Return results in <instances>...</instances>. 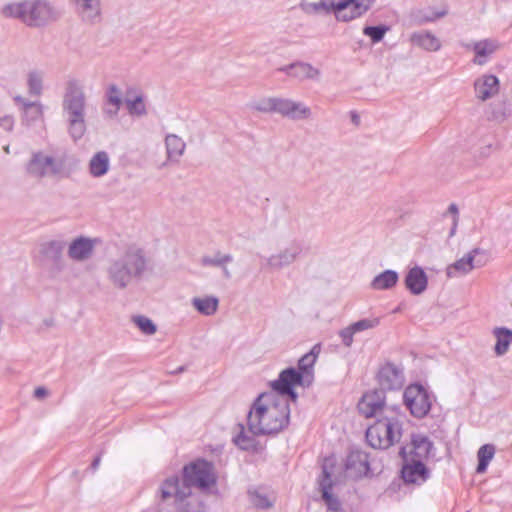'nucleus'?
<instances>
[{
	"mask_svg": "<svg viewBox=\"0 0 512 512\" xmlns=\"http://www.w3.org/2000/svg\"><path fill=\"white\" fill-rule=\"evenodd\" d=\"M345 470L349 477L358 479L369 471V461L367 453L352 449L347 455Z\"/></svg>",
	"mask_w": 512,
	"mask_h": 512,
	"instance_id": "21",
	"label": "nucleus"
},
{
	"mask_svg": "<svg viewBox=\"0 0 512 512\" xmlns=\"http://www.w3.org/2000/svg\"><path fill=\"white\" fill-rule=\"evenodd\" d=\"M353 121H358V117L356 115H353Z\"/></svg>",
	"mask_w": 512,
	"mask_h": 512,
	"instance_id": "57",
	"label": "nucleus"
},
{
	"mask_svg": "<svg viewBox=\"0 0 512 512\" xmlns=\"http://www.w3.org/2000/svg\"><path fill=\"white\" fill-rule=\"evenodd\" d=\"M503 116H504L503 114H501L500 116L495 115L493 118H494L495 120H501V119H503Z\"/></svg>",
	"mask_w": 512,
	"mask_h": 512,
	"instance_id": "55",
	"label": "nucleus"
},
{
	"mask_svg": "<svg viewBox=\"0 0 512 512\" xmlns=\"http://www.w3.org/2000/svg\"><path fill=\"white\" fill-rule=\"evenodd\" d=\"M219 268L222 269L224 278H226V279L231 278L232 275H231L230 270L227 268V265L220 266Z\"/></svg>",
	"mask_w": 512,
	"mask_h": 512,
	"instance_id": "52",
	"label": "nucleus"
},
{
	"mask_svg": "<svg viewBox=\"0 0 512 512\" xmlns=\"http://www.w3.org/2000/svg\"><path fill=\"white\" fill-rule=\"evenodd\" d=\"M100 462H101V454H100V455H98V456H96V457H95V459L92 461V463H91V469H92L93 471H95V470L99 467Z\"/></svg>",
	"mask_w": 512,
	"mask_h": 512,
	"instance_id": "51",
	"label": "nucleus"
},
{
	"mask_svg": "<svg viewBox=\"0 0 512 512\" xmlns=\"http://www.w3.org/2000/svg\"><path fill=\"white\" fill-rule=\"evenodd\" d=\"M320 352L321 344L317 343L310 352L299 359L298 371L295 368H287L280 373L279 378L271 384L273 389L281 394H289L292 400L295 401L297 394L294 391V386L308 387L311 385L314 379L313 366Z\"/></svg>",
	"mask_w": 512,
	"mask_h": 512,
	"instance_id": "5",
	"label": "nucleus"
},
{
	"mask_svg": "<svg viewBox=\"0 0 512 512\" xmlns=\"http://www.w3.org/2000/svg\"><path fill=\"white\" fill-rule=\"evenodd\" d=\"M429 476V469L425 466L424 462L419 460L407 459V463L401 470V477L407 484L421 485L427 481Z\"/></svg>",
	"mask_w": 512,
	"mask_h": 512,
	"instance_id": "22",
	"label": "nucleus"
},
{
	"mask_svg": "<svg viewBox=\"0 0 512 512\" xmlns=\"http://www.w3.org/2000/svg\"><path fill=\"white\" fill-rule=\"evenodd\" d=\"M75 4L76 12L82 22L86 24H97L102 20L101 0H72Z\"/></svg>",
	"mask_w": 512,
	"mask_h": 512,
	"instance_id": "20",
	"label": "nucleus"
},
{
	"mask_svg": "<svg viewBox=\"0 0 512 512\" xmlns=\"http://www.w3.org/2000/svg\"><path fill=\"white\" fill-rule=\"evenodd\" d=\"M402 436V422L398 411L378 418L366 431L369 445L376 449H388L399 442Z\"/></svg>",
	"mask_w": 512,
	"mask_h": 512,
	"instance_id": "7",
	"label": "nucleus"
},
{
	"mask_svg": "<svg viewBox=\"0 0 512 512\" xmlns=\"http://www.w3.org/2000/svg\"><path fill=\"white\" fill-rule=\"evenodd\" d=\"M447 14L446 10L439 11V12H431V13H424L422 14V11H417L416 13H413L414 20L417 24H423L426 22H432L436 19L442 18Z\"/></svg>",
	"mask_w": 512,
	"mask_h": 512,
	"instance_id": "43",
	"label": "nucleus"
},
{
	"mask_svg": "<svg viewBox=\"0 0 512 512\" xmlns=\"http://www.w3.org/2000/svg\"><path fill=\"white\" fill-rule=\"evenodd\" d=\"M493 335L496 338L495 354L497 356L505 355L512 343V330L506 327H496L493 329Z\"/></svg>",
	"mask_w": 512,
	"mask_h": 512,
	"instance_id": "31",
	"label": "nucleus"
},
{
	"mask_svg": "<svg viewBox=\"0 0 512 512\" xmlns=\"http://www.w3.org/2000/svg\"><path fill=\"white\" fill-rule=\"evenodd\" d=\"M377 381L380 385L379 390H399L405 382L403 369L394 363L386 362L377 373Z\"/></svg>",
	"mask_w": 512,
	"mask_h": 512,
	"instance_id": "13",
	"label": "nucleus"
},
{
	"mask_svg": "<svg viewBox=\"0 0 512 512\" xmlns=\"http://www.w3.org/2000/svg\"><path fill=\"white\" fill-rule=\"evenodd\" d=\"M358 411L366 418H376V420L386 413H393L397 411L393 407H388L385 404V392L382 390L374 389L365 393L358 403Z\"/></svg>",
	"mask_w": 512,
	"mask_h": 512,
	"instance_id": "12",
	"label": "nucleus"
},
{
	"mask_svg": "<svg viewBox=\"0 0 512 512\" xmlns=\"http://www.w3.org/2000/svg\"><path fill=\"white\" fill-rule=\"evenodd\" d=\"M478 253L479 249H473L464 257L449 265L446 269L447 276L452 278L469 273L475 268L474 257Z\"/></svg>",
	"mask_w": 512,
	"mask_h": 512,
	"instance_id": "27",
	"label": "nucleus"
},
{
	"mask_svg": "<svg viewBox=\"0 0 512 512\" xmlns=\"http://www.w3.org/2000/svg\"><path fill=\"white\" fill-rule=\"evenodd\" d=\"M48 395V390L43 387L39 386L34 390V397L37 399H42Z\"/></svg>",
	"mask_w": 512,
	"mask_h": 512,
	"instance_id": "50",
	"label": "nucleus"
},
{
	"mask_svg": "<svg viewBox=\"0 0 512 512\" xmlns=\"http://www.w3.org/2000/svg\"><path fill=\"white\" fill-rule=\"evenodd\" d=\"M289 394H281L272 388L255 400L247 416V425L253 435H273L289 424Z\"/></svg>",
	"mask_w": 512,
	"mask_h": 512,
	"instance_id": "3",
	"label": "nucleus"
},
{
	"mask_svg": "<svg viewBox=\"0 0 512 512\" xmlns=\"http://www.w3.org/2000/svg\"><path fill=\"white\" fill-rule=\"evenodd\" d=\"M464 47L475 53L472 62L476 65L483 66L488 62L490 57L501 48V44L496 39L486 38L466 44Z\"/></svg>",
	"mask_w": 512,
	"mask_h": 512,
	"instance_id": "19",
	"label": "nucleus"
},
{
	"mask_svg": "<svg viewBox=\"0 0 512 512\" xmlns=\"http://www.w3.org/2000/svg\"><path fill=\"white\" fill-rule=\"evenodd\" d=\"M410 41L413 45L430 52L438 51L441 48L440 40L430 31L414 32L410 36Z\"/></svg>",
	"mask_w": 512,
	"mask_h": 512,
	"instance_id": "29",
	"label": "nucleus"
},
{
	"mask_svg": "<svg viewBox=\"0 0 512 512\" xmlns=\"http://www.w3.org/2000/svg\"><path fill=\"white\" fill-rule=\"evenodd\" d=\"M216 483L213 465L206 460H197L183 468V479L178 476L166 478L159 487L162 501L173 498L177 512H198V506L188 500L191 487L206 490Z\"/></svg>",
	"mask_w": 512,
	"mask_h": 512,
	"instance_id": "1",
	"label": "nucleus"
},
{
	"mask_svg": "<svg viewBox=\"0 0 512 512\" xmlns=\"http://www.w3.org/2000/svg\"><path fill=\"white\" fill-rule=\"evenodd\" d=\"M4 152L7 153V154L10 153V148H9L8 145L4 147Z\"/></svg>",
	"mask_w": 512,
	"mask_h": 512,
	"instance_id": "56",
	"label": "nucleus"
},
{
	"mask_svg": "<svg viewBox=\"0 0 512 512\" xmlns=\"http://www.w3.org/2000/svg\"><path fill=\"white\" fill-rule=\"evenodd\" d=\"M233 442L240 449L246 451L258 452L262 449L258 441L253 436H249L245 433L242 425H240V432L233 438Z\"/></svg>",
	"mask_w": 512,
	"mask_h": 512,
	"instance_id": "34",
	"label": "nucleus"
},
{
	"mask_svg": "<svg viewBox=\"0 0 512 512\" xmlns=\"http://www.w3.org/2000/svg\"><path fill=\"white\" fill-rule=\"evenodd\" d=\"M66 242L60 239H51L41 242L35 254V261L51 276H57L66 267L64 249Z\"/></svg>",
	"mask_w": 512,
	"mask_h": 512,
	"instance_id": "8",
	"label": "nucleus"
},
{
	"mask_svg": "<svg viewBox=\"0 0 512 512\" xmlns=\"http://www.w3.org/2000/svg\"><path fill=\"white\" fill-rule=\"evenodd\" d=\"M5 17L15 18L30 27L43 26L58 18V12L45 0H26L2 8Z\"/></svg>",
	"mask_w": 512,
	"mask_h": 512,
	"instance_id": "6",
	"label": "nucleus"
},
{
	"mask_svg": "<svg viewBox=\"0 0 512 512\" xmlns=\"http://www.w3.org/2000/svg\"><path fill=\"white\" fill-rule=\"evenodd\" d=\"M192 305L199 313L210 316L217 311L219 300L213 296H206L204 298L196 297L193 298Z\"/></svg>",
	"mask_w": 512,
	"mask_h": 512,
	"instance_id": "33",
	"label": "nucleus"
},
{
	"mask_svg": "<svg viewBox=\"0 0 512 512\" xmlns=\"http://www.w3.org/2000/svg\"><path fill=\"white\" fill-rule=\"evenodd\" d=\"M388 30L389 27L385 25L365 26L363 28V34L370 37L372 43H378L384 38Z\"/></svg>",
	"mask_w": 512,
	"mask_h": 512,
	"instance_id": "40",
	"label": "nucleus"
},
{
	"mask_svg": "<svg viewBox=\"0 0 512 512\" xmlns=\"http://www.w3.org/2000/svg\"><path fill=\"white\" fill-rule=\"evenodd\" d=\"M150 271L151 259L142 247L134 243L118 246L104 267L107 282L116 290L127 289Z\"/></svg>",
	"mask_w": 512,
	"mask_h": 512,
	"instance_id": "2",
	"label": "nucleus"
},
{
	"mask_svg": "<svg viewBox=\"0 0 512 512\" xmlns=\"http://www.w3.org/2000/svg\"><path fill=\"white\" fill-rule=\"evenodd\" d=\"M276 113L294 121L309 119L312 114L310 107L303 102L282 97L277 99Z\"/></svg>",
	"mask_w": 512,
	"mask_h": 512,
	"instance_id": "16",
	"label": "nucleus"
},
{
	"mask_svg": "<svg viewBox=\"0 0 512 512\" xmlns=\"http://www.w3.org/2000/svg\"><path fill=\"white\" fill-rule=\"evenodd\" d=\"M333 467V460L326 458L322 465V475L319 479V488L322 493V498L325 501L327 507L331 511L338 512L341 509V503L331 493L333 482L331 479L330 469Z\"/></svg>",
	"mask_w": 512,
	"mask_h": 512,
	"instance_id": "17",
	"label": "nucleus"
},
{
	"mask_svg": "<svg viewBox=\"0 0 512 512\" xmlns=\"http://www.w3.org/2000/svg\"><path fill=\"white\" fill-rule=\"evenodd\" d=\"M183 370H184V368H183V367H180V368L178 369V372H182Z\"/></svg>",
	"mask_w": 512,
	"mask_h": 512,
	"instance_id": "58",
	"label": "nucleus"
},
{
	"mask_svg": "<svg viewBox=\"0 0 512 512\" xmlns=\"http://www.w3.org/2000/svg\"><path fill=\"white\" fill-rule=\"evenodd\" d=\"M447 213L453 216V220H455V225H458L459 221V209L455 203H451L448 207Z\"/></svg>",
	"mask_w": 512,
	"mask_h": 512,
	"instance_id": "48",
	"label": "nucleus"
},
{
	"mask_svg": "<svg viewBox=\"0 0 512 512\" xmlns=\"http://www.w3.org/2000/svg\"><path fill=\"white\" fill-rule=\"evenodd\" d=\"M106 105L121 106L123 103L121 90L115 84L108 86L106 93Z\"/></svg>",
	"mask_w": 512,
	"mask_h": 512,
	"instance_id": "41",
	"label": "nucleus"
},
{
	"mask_svg": "<svg viewBox=\"0 0 512 512\" xmlns=\"http://www.w3.org/2000/svg\"><path fill=\"white\" fill-rule=\"evenodd\" d=\"M279 71L285 72L288 76L300 81L318 80L321 75L318 68L312 66L310 63L302 61L293 62L289 65L280 67Z\"/></svg>",
	"mask_w": 512,
	"mask_h": 512,
	"instance_id": "23",
	"label": "nucleus"
},
{
	"mask_svg": "<svg viewBox=\"0 0 512 512\" xmlns=\"http://www.w3.org/2000/svg\"><path fill=\"white\" fill-rule=\"evenodd\" d=\"M404 283L411 294L420 295L427 289L428 277L421 267L415 266L407 272Z\"/></svg>",
	"mask_w": 512,
	"mask_h": 512,
	"instance_id": "25",
	"label": "nucleus"
},
{
	"mask_svg": "<svg viewBox=\"0 0 512 512\" xmlns=\"http://www.w3.org/2000/svg\"><path fill=\"white\" fill-rule=\"evenodd\" d=\"M165 147L167 160L178 162L185 151L186 144L183 139L176 134H168L165 137Z\"/></svg>",
	"mask_w": 512,
	"mask_h": 512,
	"instance_id": "30",
	"label": "nucleus"
},
{
	"mask_svg": "<svg viewBox=\"0 0 512 512\" xmlns=\"http://www.w3.org/2000/svg\"><path fill=\"white\" fill-rule=\"evenodd\" d=\"M403 401L410 413L421 419L431 409L432 396L422 385L411 384L404 390Z\"/></svg>",
	"mask_w": 512,
	"mask_h": 512,
	"instance_id": "11",
	"label": "nucleus"
},
{
	"mask_svg": "<svg viewBox=\"0 0 512 512\" xmlns=\"http://www.w3.org/2000/svg\"><path fill=\"white\" fill-rule=\"evenodd\" d=\"M378 325H379V319H377V318H374V319L365 318V319H361L355 323L350 324V326L352 327V329L355 333L375 328Z\"/></svg>",
	"mask_w": 512,
	"mask_h": 512,
	"instance_id": "44",
	"label": "nucleus"
},
{
	"mask_svg": "<svg viewBox=\"0 0 512 512\" xmlns=\"http://www.w3.org/2000/svg\"><path fill=\"white\" fill-rule=\"evenodd\" d=\"M120 107L121 106H110V105H107V107L104 108V113L108 117L114 118V117H116L118 115Z\"/></svg>",
	"mask_w": 512,
	"mask_h": 512,
	"instance_id": "49",
	"label": "nucleus"
},
{
	"mask_svg": "<svg viewBox=\"0 0 512 512\" xmlns=\"http://www.w3.org/2000/svg\"><path fill=\"white\" fill-rule=\"evenodd\" d=\"M433 449V442L423 434H412L410 444L403 447L400 454L403 457L409 455V459L424 462Z\"/></svg>",
	"mask_w": 512,
	"mask_h": 512,
	"instance_id": "14",
	"label": "nucleus"
},
{
	"mask_svg": "<svg viewBox=\"0 0 512 512\" xmlns=\"http://www.w3.org/2000/svg\"><path fill=\"white\" fill-rule=\"evenodd\" d=\"M233 261V256L231 254H222L221 252H216L213 256H204L201 260V264L203 266H212V267H220L223 265H227Z\"/></svg>",
	"mask_w": 512,
	"mask_h": 512,
	"instance_id": "37",
	"label": "nucleus"
},
{
	"mask_svg": "<svg viewBox=\"0 0 512 512\" xmlns=\"http://www.w3.org/2000/svg\"><path fill=\"white\" fill-rule=\"evenodd\" d=\"M24 118H25V120H27L28 118H30L31 120H37V119H39L40 117H34V110H30L28 117L26 118V117L24 116Z\"/></svg>",
	"mask_w": 512,
	"mask_h": 512,
	"instance_id": "53",
	"label": "nucleus"
},
{
	"mask_svg": "<svg viewBox=\"0 0 512 512\" xmlns=\"http://www.w3.org/2000/svg\"><path fill=\"white\" fill-rule=\"evenodd\" d=\"M491 153H492V145L487 144V145L479 147L475 151V157L483 160V159L488 158L491 155Z\"/></svg>",
	"mask_w": 512,
	"mask_h": 512,
	"instance_id": "47",
	"label": "nucleus"
},
{
	"mask_svg": "<svg viewBox=\"0 0 512 512\" xmlns=\"http://www.w3.org/2000/svg\"><path fill=\"white\" fill-rule=\"evenodd\" d=\"M15 125V119L12 115H4L0 118V127L6 132H11Z\"/></svg>",
	"mask_w": 512,
	"mask_h": 512,
	"instance_id": "46",
	"label": "nucleus"
},
{
	"mask_svg": "<svg viewBox=\"0 0 512 512\" xmlns=\"http://www.w3.org/2000/svg\"><path fill=\"white\" fill-rule=\"evenodd\" d=\"M124 103L131 116L142 117L147 114L143 92L138 88L130 87L126 90Z\"/></svg>",
	"mask_w": 512,
	"mask_h": 512,
	"instance_id": "26",
	"label": "nucleus"
},
{
	"mask_svg": "<svg viewBox=\"0 0 512 512\" xmlns=\"http://www.w3.org/2000/svg\"><path fill=\"white\" fill-rule=\"evenodd\" d=\"M373 2L374 0H341L329 3L326 0H319L313 4V7L316 11L333 10L338 20L348 22L366 13Z\"/></svg>",
	"mask_w": 512,
	"mask_h": 512,
	"instance_id": "9",
	"label": "nucleus"
},
{
	"mask_svg": "<svg viewBox=\"0 0 512 512\" xmlns=\"http://www.w3.org/2000/svg\"><path fill=\"white\" fill-rule=\"evenodd\" d=\"M278 97H267L252 104V108L261 113H276Z\"/></svg>",
	"mask_w": 512,
	"mask_h": 512,
	"instance_id": "39",
	"label": "nucleus"
},
{
	"mask_svg": "<svg viewBox=\"0 0 512 512\" xmlns=\"http://www.w3.org/2000/svg\"><path fill=\"white\" fill-rule=\"evenodd\" d=\"M87 95L83 83L76 78L65 82L62 97V113L68 134L74 141L80 140L87 131Z\"/></svg>",
	"mask_w": 512,
	"mask_h": 512,
	"instance_id": "4",
	"label": "nucleus"
},
{
	"mask_svg": "<svg viewBox=\"0 0 512 512\" xmlns=\"http://www.w3.org/2000/svg\"><path fill=\"white\" fill-rule=\"evenodd\" d=\"M301 252L302 246L297 242H291L279 252L266 258V265L272 270H281L293 264Z\"/></svg>",
	"mask_w": 512,
	"mask_h": 512,
	"instance_id": "18",
	"label": "nucleus"
},
{
	"mask_svg": "<svg viewBox=\"0 0 512 512\" xmlns=\"http://www.w3.org/2000/svg\"><path fill=\"white\" fill-rule=\"evenodd\" d=\"M132 322L146 335H153L157 331L156 325L151 319L143 315H136L132 317Z\"/></svg>",
	"mask_w": 512,
	"mask_h": 512,
	"instance_id": "38",
	"label": "nucleus"
},
{
	"mask_svg": "<svg viewBox=\"0 0 512 512\" xmlns=\"http://www.w3.org/2000/svg\"><path fill=\"white\" fill-rule=\"evenodd\" d=\"M495 454V447L492 444H485L480 447L477 453L478 465L476 468L477 473H484L487 470L489 462Z\"/></svg>",
	"mask_w": 512,
	"mask_h": 512,
	"instance_id": "35",
	"label": "nucleus"
},
{
	"mask_svg": "<svg viewBox=\"0 0 512 512\" xmlns=\"http://www.w3.org/2000/svg\"><path fill=\"white\" fill-rule=\"evenodd\" d=\"M62 162L43 151L32 153L26 164L27 174L41 180L45 177L57 176L62 171Z\"/></svg>",
	"mask_w": 512,
	"mask_h": 512,
	"instance_id": "10",
	"label": "nucleus"
},
{
	"mask_svg": "<svg viewBox=\"0 0 512 512\" xmlns=\"http://www.w3.org/2000/svg\"><path fill=\"white\" fill-rule=\"evenodd\" d=\"M44 73L39 70H32L27 75V85L30 95L40 96L43 91Z\"/></svg>",
	"mask_w": 512,
	"mask_h": 512,
	"instance_id": "36",
	"label": "nucleus"
},
{
	"mask_svg": "<svg viewBox=\"0 0 512 512\" xmlns=\"http://www.w3.org/2000/svg\"><path fill=\"white\" fill-rule=\"evenodd\" d=\"M98 242L97 238L78 236L68 245V257L75 262H85L93 256Z\"/></svg>",
	"mask_w": 512,
	"mask_h": 512,
	"instance_id": "15",
	"label": "nucleus"
},
{
	"mask_svg": "<svg viewBox=\"0 0 512 512\" xmlns=\"http://www.w3.org/2000/svg\"><path fill=\"white\" fill-rule=\"evenodd\" d=\"M457 225H455V220H453V225L450 231V236H453L456 232Z\"/></svg>",
	"mask_w": 512,
	"mask_h": 512,
	"instance_id": "54",
	"label": "nucleus"
},
{
	"mask_svg": "<svg viewBox=\"0 0 512 512\" xmlns=\"http://www.w3.org/2000/svg\"><path fill=\"white\" fill-rule=\"evenodd\" d=\"M354 334H355V332L353 331V329L350 325L339 331V336L341 338L342 344L345 347H347V348L351 347V345L353 343Z\"/></svg>",
	"mask_w": 512,
	"mask_h": 512,
	"instance_id": "45",
	"label": "nucleus"
},
{
	"mask_svg": "<svg viewBox=\"0 0 512 512\" xmlns=\"http://www.w3.org/2000/svg\"><path fill=\"white\" fill-rule=\"evenodd\" d=\"M499 88V79L493 74H484L474 82L476 97L481 101H486L497 95Z\"/></svg>",
	"mask_w": 512,
	"mask_h": 512,
	"instance_id": "24",
	"label": "nucleus"
},
{
	"mask_svg": "<svg viewBox=\"0 0 512 512\" xmlns=\"http://www.w3.org/2000/svg\"><path fill=\"white\" fill-rule=\"evenodd\" d=\"M14 101L23 106V110H24V114H25L26 118L28 117L30 110H34V117L42 116V106L40 103L27 101L25 98H23L21 96H16L14 98Z\"/></svg>",
	"mask_w": 512,
	"mask_h": 512,
	"instance_id": "42",
	"label": "nucleus"
},
{
	"mask_svg": "<svg viewBox=\"0 0 512 512\" xmlns=\"http://www.w3.org/2000/svg\"><path fill=\"white\" fill-rule=\"evenodd\" d=\"M110 169V157L106 151L96 152L90 159L88 170L92 177L100 178Z\"/></svg>",
	"mask_w": 512,
	"mask_h": 512,
	"instance_id": "28",
	"label": "nucleus"
},
{
	"mask_svg": "<svg viewBox=\"0 0 512 512\" xmlns=\"http://www.w3.org/2000/svg\"><path fill=\"white\" fill-rule=\"evenodd\" d=\"M399 280V275L394 270H385L374 277L370 286L374 290H388L393 288Z\"/></svg>",
	"mask_w": 512,
	"mask_h": 512,
	"instance_id": "32",
	"label": "nucleus"
}]
</instances>
